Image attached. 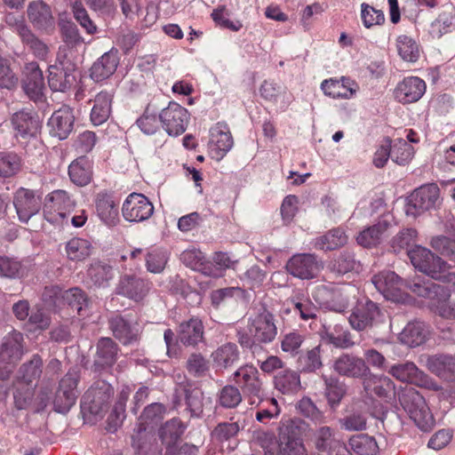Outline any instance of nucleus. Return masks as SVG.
Instances as JSON below:
<instances>
[{
  "label": "nucleus",
  "mask_w": 455,
  "mask_h": 455,
  "mask_svg": "<svg viewBox=\"0 0 455 455\" xmlns=\"http://www.w3.org/2000/svg\"><path fill=\"white\" fill-rule=\"evenodd\" d=\"M23 335L16 331L6 335L0 347V361L8 364H13L22 357Z\"/></svg>",
  "instance_id": "nucleus-31"
},
{
  "label": "nucleus",
  "mask_w": 455,
  "mask_h": 455,
  "mask_svg": "<svg viewBox=\"0 0 455 455\" xmlns=\"http://www.w3.org/2000/svg\"><path fill=\"white\" fill-rule=\"evenodd\" d=\"M95 206L99 218L109 227L116 226L119 221L117 203L107 192L96 196Z\"/></svg>",
  "instance_id": "nucleus-33"
},
{
  "label": "nucleus",
  "mask_w": 455,
  "mask_h": 455,
  "mask_svg": "<svg viewBox=\"0 0 455 455\" xmlns=\"http://www.w3.org/2000/svg\"><path fill=\"white\" fill-rule=\"evenodd\" d=\"M322 380L324 385V397L327 403L332 411H335L340 404L342 399L346 396L347 392V386L344 381H341L338 377L322 374Z\"/></svg>",
  "instance_id": "nucleus-34"
},
{
  "label": "nucleus",
  "mask_w": 455,
  "mask_h": 455,
  "mask_svg": "<svg viewBox=\"0 0 455 455\" xmlns=\"http://www.w3.org/2000/svg\"><path fill=\"white\" fill-rule=\"evenodd\" d=\"M150 290V283L134 275H124L116 287V292L134 301L142 300Z\"/></svg>",
  "instance_id": "nucleus-22"
},
{
  "label": "nucleus",
  "mask_w": 455,
  "mask_h": 455,
  "mask_svg": "<svg viewBox=\"0 0 455 455\" xmlns=\"http://www.w3.org/2000/svg\"><path fill=\"white\" fill-rule=\"evenodd\" d=\"M79 379V371L76 368H72L60 380L53 399V406L56 411L66 413L76 403L79 394L77 390Z\"/></svg>",
  "instance_id": "nucleus-5"
},
{
  "label": "nucleus",
  "mask_w": 455,
  "mask_h": 455,
  "mask_svg": "<svg viewBox=\"0 0 455 455\" xmlns=\"http://www.w3.org/2000/svg\"><path fill=\"white\" fill-rule=\"evenodd\" d=\"M44 362L38 354L23 363L17 371V379L28 386H36L43 373Z\"/></svg>",
  "instance_id": "nucleus-39"
},
{
  "label": "nucleus",
  "mask_w": 455,
  "mask_h": 455,
  "mask_svg": "<svg viewBox=\"0 0 455 455\" xmlns=\"http://www.w3.org/2000/svg\"><path fill=\"white\" fill-rule=\"evenodd\" d=\"M230 299L246 300V291L240 287H226L214 290L211 293L212 304L216 308Z\"/></svg>",
  "instance_id": "nucleus-60"
},
{
  "label": "nucleus",
  "mask_w": 455,
  "mask_h": 455,
  "mask_svg": "<svg viewBox=\"0 0 455 455\" xmlns=\"http://www.w3.org/2000/svg\"><path fill=\"white\" fill-rule=\"evenodd\" d=\"M74 201L67 191L58 189L48 194L44 202V217L52 223L58 224L66 219L67 212L74 208Z\"/></svg>",
  "instance_id": "nucleus-7"
},
{
  "label": "nucleus",
  "mask_w": 455,
  "mask_h": 455,
  "mask_svg": "<svg viewBox=\"0 0 455 455\" xmlns=\"http://www.w3.org/2000/svg\"><path fill=\"white\" fill-rule=\"evenodd\" d=\"M91 243L82 238H72L66 243V253L68 258L73 261H82L91 254Z\"/></svg>",
  "instance_id": "nucleus-55"
},
{
  "label": "nucleus",
  "mask_w": 455,
  "mask_h": 455,
  "mask_svg": "<svg viewBox=\"0 0 455 455\" xmlns=\"http://www.w3.org/2000/svg\"><path fill=\"white\" fill-rule=\"evenodd\" d=\"M178 339L185 347H196L204 341V327L198 317H192L180 323Z\"/></svg>",
  "instance_id": "nucleus-29"
},
{
  "label": "nucleus",
  "mask_w": 455,
  "mask_h": 455,
  "mask_svg": "<svg viewBox=\"0 0 455 455\" xmlns=\"http://www.w3.org/2000/svg\"><path fill=\"white\" fill-rule=\"evenodd\" d=\"M354 85H355V83L350 79L342 77L340 81L336 79L324 80L321 84V89L325 95L333 99H348L356 92Z\"/></svg>",
  "instance_id": "nucleus-41"
},
{
  "label": "nucleus",
  "mask_w": 455,
  "mask_h": 455,
  "mask_svg": "<svg viewBox=\"0 0 455 455\" xmlns=\"http://www.w3.org/2000/svg\"><path fill=\"white\" fill-rule=\"evenodd\" d=\"M285 267L291 275L309 280L317 276L323 268V263L314 253H298L287 261Z\"/></svg>",
  "instance_id": "nucleus-11"
},
{
  "label": "nucleus",
  "mask_w": 455,
  "mask_h": 455,
  "mask_svg": "<svg viewBox=\"0 0 455 455\" xmlns=\"http://www.w3.org/2000/svg\"><path fill=\"white\" fill-rule=\"evenodd\" d=\"M12 124L15 131V137L25 144L28 140L37 142V134L41 129V122L38 116L31 111L21 110L13 114Z\"/></svg>",
  "instance_id": "nucleus-12"
},
{
  "label": "nucleus",
  "mask_w": 455,
  "mask_h": 455,
  "mask_svg": "<svg viewBox=\"0 0 455 455\" xmlns=\"http://www.w3.org/2000/svg\"><path fill=\"white\" fill-rule=\"evenodd\" d=\"M389 223L380 220L377 224L363 229L358 235L357 243L363 247H375L380 243L384 234L387 232Z\"/></svg>",
  "instance_id": "nucleus-47"
},
{
  "label": "nucleus",
  "mask_w": 455,
  "mask_h": 455,
  "mask_svg": "<svg viewBox=\"0 0 455 455\" xmlns=\"http://www.w3.org/2000/svg\"><path fill=\"white\" fill-rule=\"evenodd\" d=\"M305 425V421L299 418L282 420L277 429L275 455H307L302 438Z\"/></svg>",
  "instance_id": "nucleus-2"
},
{
  "label": "nucleus",
  "mask_w": 455,
  "mask_h": 455,
  "mask_svg": "<svg viewBox=\"0 0 455 455\" xmlns=\"http://www.w3.org/2000/svg\"><path fill=\"white\" fill-rule=\"evenodd\" d=\"M185 400L187 410L191 418H201L204 412V393L198 387L185 388Z\"/></svg>",
  "instance_id": "nucleus-58"
},
{
  "label": "nucleus",
  "mask_w": 455,
  "mask_h": 455,
  "mask_svg": "<svg viewBox=\"0 0 455 455\" xmlns=\"http://www.w3.org/2000/svg\"><path fill=\"white\" fill-rule=\"evenodd\" d=\"M119 63L118 52L110 50L99 58L91 68L90 76L95 82L103 81L111 76Z\"/></svg>",
  "instance_id": "nucleus-32"
},
{
  "label": "nucleus",
  "mask_w": 455,
  "mask_h": 455,
  "mask_svg": "<svg viewBox=\"0 0 455 455\" xmlns=\"http://www.w3.org/2000/svg\"><path fill=\"white\" fill-rule=\"evenodd\" d=\"M12 204L18 220L21 223H28L44 207L43 193L40 190L19 188L13 193Z\"/></svg>",
  "instance_id": "nucleus-4"
},
{
  "label": "nucleus",
  "mask_w": 455,
  "mask_h": 455,
  "mask_svg": "<svg viewBox=\"0 0 455 455\" xmlns=\"http://www.w3.org/2000/svg\"><path fill=\"white\" fill-rule=\"evenodd\" d=\"M313 442L318 451H329L337 443L334 430L327 426L316 428L313 434Z\"/></svg>",
  "instance_id": "nucleus-59"
},
{
  "label": "nucleus",
  "mask_w": 455,
  "mask_h": 455,
  "mask_svg": "<svg viewBox=\"0 0 455 455\" xmlns=\"http://www.w3.org/2000/svg\"><path fill=\"white\" fill-rule=\"evenodd\" d=\"M108 327L114 337L123 345L128 346L139 341L141 330L137 323H132L120 315L108 319Z\"/></svg>",
  "instance_id": "nucleus-19"
},
{
  "label": "nucleus",
  "mask_w": 455,
  "mask_h": 455,
  "mask_svg": "<svg viewBox=\"0 0 455 455\" xmlns=\"http://www.w3.org/2000/svg\"><path fill=\"white\" fill-rule=\"evenodd\" d=\"M388 373L396 379L429 390L438 391L441 387L427 373L419 370L412 362H404L392 365Z\"/></svg>",
  "instance_id": "nucleus-6"
},
{
  "label": "nucleus",
  "mask_w": 455,
  "mask_h": 455,
  "mask_svg": "<svg viewBox=\"0 0 455 455\" xmlns=\"http://www.w3.org/2000/svg\"><path fill=\"white\" fill-rule=\"evenodd\" d=\"M391 153L393 162L399 165H405L411 160L414 150L406 140L400 139L393 145L391 144Z\"/></svg>",
  "instance_id": "nucleus-64"
},
{
  "label": "nucleus",
  "mask_w": 455,
  "mask_h": 455,
  "mask_svg": "<svg viewBox=\"0 0 455 455\" xmlns=\"http://www.w3.org/2000/svg\"><path fill=\"white\" fill-rule=\"evenodd\" d=\"M76 66L70 60L60 62V66L49 68L48 84L55 92H65L70 89L76 81Z\"/></svg>",
  "instance_id": "nucleus-18"
},
{
  "label": "nucleus",
  "mask_w": 455,
  "mask_h": 455,
  "mask_svg": "<svg viewBox=\"0 0 455 455\" xmlns=\"http://www.w3.org/2000/svg\"><path fill=\"white\" fill-rule=\"evenodd\" d=\"M438 200L439 188L430 183L414 190L410 197V205L419 212H426L435 208Z\"/></svg>",
  "instance_id": "nucleus-30"
},
{
  "label": "nucleus",
  "mask_w": 455,
  "mask_h": 455,
  "mask_svg": "<svg viewBox=\"0 0 455 455\" xmlns=\"http://www.w3.org/2000/svg\"><path fill=\"white\" fill-rule=\"evenodd\" d=\"M320 335L324 342L336 348L349 349L355 345L351 332L340 324H335L332 328L323 326Z\"/></svg>",
  "instance_id": "nucleus-35"
},
{
  "label": "nucleus",
  "mask_w": 455,
  "mask_h": 455,
  "mask_svg": "<svg viewBox=\"0 0 455 455\" xmlns=\"http://www.w3.org/2000/svg\"><path fill=\"white\" fill-rule=\"evenodd\" d=\"M62 299L73 309H76L80 316H88L92 312L93 302L80 288L74 287L65 291L62 294Z\"/></svg>",
  "instance_id": "nucleus-40"
},
{
  "label": "nucleus",
  "mask_w": 455,
  "mask_h": 455,
  "mask_svg": "<svg viewBox=\"0 0 455 455\" xmlns=\"http://www.w3.org/2000/svg\"><path fill=\"white\" fill-rule=\"evenodd\" d=\"M159 120L170 136L182 134L188 126L189 114L188 110L176 102H170L159 114Z\"/></svg>",
  "instance_id": "nucleus-14"
},
{
  "label": "nucleus",
  "mask_w": 455,
  "mask_h": 455,
  "mask_svg": "<svg viewBox=\"0 0 455 455\" xmlns=\"http://www.w3.org/2000/svg\"><path fill=\"white\" fill-rule=\"evenodd\" d=\"M376 289L386 299L396 300L399 299V292L403 286V281L393 271H382L371 279Z\"/></svg>",
  "instance_id": "nucleus-26"
},
{
  "label": "nucleus",
  "mask_w": 455,
  "mask_h": 455,
  "mask_svg": "<svg viewBox=\"0 0 455 455\" xmlns=\"http://www.w3.org/2000/svg\"><path fill=\"white\" fill-rule=\"evenodd\" d=\"M446 297L439 296L436 301L432 302L431 308L435 314L442 318L455 320V301L450 300L451 290L444 287Z\"/></svg>",
  "instance_id": "nucleus-61"
},
{
  "label": "nucleus",
  "mask_w": 455,
  "mask_h": 455,
  "mask_svg": "<svg viewBox=\"0 0 455 455\" xmlns=\"http://www.w3.org/2000/svg\"><path fill=\"white\" fill-rule=\"evenodd\" d=\"M428 334L429 331L425 323L410 322L399 334V340L410 347H416L426 342Z\"/></svg>",
  "instance_id": "nucleus-38"
},
{
  "label": "nucleus",
  "mask_w": 455,
  "mask_h": 455,
  "mask_svg": "<svg viewBox=\"0 0 455 455\" xmlns=\"http://www.w3.org/2000/svg\"><path fill=\"white\" fill-rule=\"evenodd\" d=\"M401 404L417 427L424 432L430 431L435 419L425 398L415 390H408L401 399Z\"/></svg>",
  "instance_id": "nucleus-3"
},
{
  "label": "nucleus",
  "mask_w": 455,
  "mask_h": 455,
  "mask_svg": "<svg viewBox=\"0 0 455 455\" xmlns=\"http://www.w3.org/2000/svg\"><path fill=\"white\" fill-rule=\"evenodd\" d=\"M405 286L416 295L430 299L431 303L436 301L439 296H447L444 293V286L431 280H413L412 282H407Z\"/></svg>",
  "instance_id": "nucleus-45"
},
{
  "label": "nucleus",
  "mask_w": 455,
  "mask_h": 455,
  "mask_svg": "<svg viewBox=\"0 0 455 455\" xmlns=\"http://www.w3.org/2000/svg\"><path fill=\"white\" fill-rule=\"evenodd\" d=\"M114 395L113 387L105 380H97L84 393L81 400L84 419L91 424L101 419L108 410Z\"/></svg>",
  "instance_id": "nucleus-1"
},
{
  "label": "nucleus",
  "mask_w": 455,
  "mask_h": 455,
  "mask_svg": "<svg viewBox=\"0 0 455 455\" xmlns=\"http://www.w3.org/2000/svg\"><path fill=\"white\" fill-rule=\"evenodd\" d=\"M15 30L22 42L32 51L38 59H44L48 54L47 45L38 39L22 21L15 23Z\"/></svg>",
  "instance_id": "nucleus-46"
},
{
  "label": "nucleus",
  "mask_w": 455,
  "mask_h": 455,
  "mask_svg": "<svg viewBox=\"0 0 455 455\" xmlns=\"http://www.w3.org/2000/svg\"><path fill=\"white\" fill-rule=\"evenodd\" d=\"M112 98L113 95L108 92H100L95 96L91 111V121L94 125H100L108 119Z\"/></svg>",
  "instance_id": "nucleus-43"
},
{
  "label": "nucleus",
  "mask_w": 455,
  "mask_h": 455,
  "mask_svg": "<svg viewBox=\"0 0 455 455\" xmlns=\"http://www.w3.org/2000/svg\"><path fill=\"white\" fill-rule=\"evenodd\" d=\"M234 144L231 133L220 124L211 130L210 149L217 159H222Z\"/></svg>",
  "instance_id": "nucleus-36"
},
{
  "label": "nucleus",
  "mask_w": 455,
  "mask_h": 455,
  "mask_svg": "<svg viewBox=\"0 0 455 455\" xmlns=\"http://www.w3.org/2000/svg\"><path fill=\"white\" fill-rule=\"evenodd\" d=\"M75 116L68 106H62L54 111L48 121L50 133L59 140H65L73 131Z\"/></svg>",
  "instance_id": "nucleus-21"
},
{
  "label": "nucleus",
  "mask_w": 455,
  "mask_h": 455,
  "mask_svg": "<svg viewBox=\"0 0 455 455\" xmlns=\"http://www.w3.org/2000/svg\"><path fill=\"white\" fill-rule=\"evenodd\" d=\"M71 181L80 187L87 185L92 179L91 164L85 157H79L68 166Z\"/></svg>",
  "instance_id": "nucleus-49"
},
{
  "label": "nucleus",
  "mask_w": 455,
  "mask_h": 455,
  "mask_svg": "<svg viewBox=\"0 0 455 455\" xmlns=\"http://www.w3.org/2000/svg\"><path fill=\"white\" fill-rule=\"evenodd\" d=\"M347 235L340 228H332L324 235L315 238L311 243L314 248L321 251H333L344 246Z\"/></svg>",
  "instance_id": "nucleus-42"
},
{
  "label": "nucleus",
  "mask_w": 455,
  "mask_h": 455,
  "mask_svg": "<svg viewBox=\"0 0 455 455\" xmlns=\"http://www.w3.org/2000/svg\"><path fill=\"white\" fill-rule=\"evenodd\" d=\"M118 345L111 338H100L96 344L93 360L94 371H101L112 367L118 357Z\"/></svg>",
  "instance_id": "nucleus-25"
},
{
  "label": "nucleus",
  "mask_w": 455,
  "mask_h": 455,
  "mask_svg": "<svg viewBox=\"0 0 455 455\" xmlns=\"http://www.w3.org/2000/svg\"><path fill=\"white\" fill-rule=\"evenodd\" d=\"M426 88L424 80L417 76L405 77L395 89V97L403 104L413 103L421 99Z\"/></svg>",
  "instance_id": "nucleus-24"
},
{
  "label": "nucleus",
  "mask_w": 455,
  "mask_h": 455,
  "mask_svg": "<svg viewBox=\"0 0 455 455\" xmlns=\"http://www.w3.org/2000/svg\"><path fill=\"white\" fill-rule=\"evenodd\" d=\"M131 395V389L128 387H124L118 394L117 401L115 403L114 409L108 417V430L116 431V427L120 426L124 419V411L126 402Z\"/></svg>",
  "instance_id": "nucleus-53"
},
{
  "label": "nucleus",
  "mask_w": 455,
  "mask_h": 455,
  "mask_svg": "<svg viewBox=\"0 0 455 455\" xmlns=\"http://www.w3.org/2000/svg\"><path fill=\"white\" fill-rule=\"evenodd\" d=\"M28 17L39 30L50 33L54 29L55 20L51 8L43 1H34L28 4Z\"/></svg>",
  "instance_id": "nucleus-27"
},
{
  "label": "nucleus",
  "mask_w": 455,
  "mask_h": 455,
  "mask_svg": "<svg viewBox=\"0 0 455 455\" xmlns=\"http://www.w3.org/2000/svg\"><path fill=\"white\" fill-rule=\"evenodd\" d=\"M248 329L249 336L260 342L272 343L277 335L275 317L267 309L250 319Z\"/></svg>",
  "instance_id": "nucleus-16"
},
{
  "label": "nucleus",
  "mask_w": 455,
  "mask_h": 455,
  "mask_svg": "<svg viewBox=\"0 0 455 455\" xmlns=\"http://www.w3.org/2000/svg\"><path fill=\"white\" fill-rule=\"evenodd\" d=\"M154 206L147 196L140 193L130 194L123 204L122 213L128 221L140 222L149 219Z\"/></svg>",
  "instance_id": "nucleus-17"
},
{
  "label": "nucleus",
  "mask_w": 455,
  "mask_h": 455,
  "mask_svg": "<svg viewBox=\"0 0 455 455\" xmlns=\"http://www.w3.org/2000/svg\"><path fill=\"white\" fill-rule=\"evenodd\" d=\"M349 446L357 455H377L379 451L375 438L364 434L351 437Z\"/></svg>",
  "instance_id": "nucleus-50"
},
{
  "label": "nucleus",
  "mask_w": 455,
  "mask_h": 455,
  "mask_svg": "<svg viewBox=\"0 0 455 455\" xmlns=\"http://www.w3.org/2000/svg\"><path fill=\"white\" fill-rule=\"evenodd\" d=\"M251 418L252 413L251 411H237L233 414L229 422L219 423L213 429L212 435L217 440L228 441L244 429Z\"/></svg>",
  "instance_id": "nucleus-23"
},
{
  "label": "nucleus",
  "mask_w": 455,
  "mask_h": 455,
  "mask_svg": "<svg viewBox=\"0 0 455 455\" xmlns=\"http://www.w3.org/2000/svg\"><path fill=\"white\" fill-rule=\"evenodd\" d=\"M396 49L404 61L416 62L420 56L419 45L412 37L406 35H401L396 38Z\"/></svg>",
  "instance_id": "nucleus-51"
},
{
  "label": "nucleus",
  "mask_w": 455,
  "mask_h": 455,
  "mask_svg": "<svg viewBox=\"0 0 455 455\" xmlns=\"http://www.w3.org/2000/svg\"><path fill=\"white\" fill-rule=\"evenodd\" d=\"M186 426L178 418H173L165 422L159 430V436L168 445L175 443L183 435Z\"/></svg>",
  "instance_id": "nucleus-56"
},
{
  "label": "nucleus",
  "mask_w": 455,
  "mask_h": 455,
  "mask_svg": "<svg viewBox=\"0 0 455 455\" xmlns=\"http://www.w3.org/2000/svg\"><path fill=\"white\" fill-rule=\"evenodd\" d=\"M21 167L20 157L12 152H0V176L10 178L15 175Z\"/></svg>",
  "instance_id": "nucleus-63"
},
{
  "label": "nucleus",
  "mask_w": 455,
  "mask_h": 455,
  "mask_svg": "<svg viewBox=\"0 0 455 455\" xmlns=\"http://www.w3.org/2000/svg\"><path fill=\"white\" fill-rule=\"evenodd\" d=\"M332 369L339 376L361 381L371 371L363 358L351 353H342L336 357L333 360Z\"/></svg>",
  "instance_id": "nucleus-10"
},
{
  "label": "nucleus",
  "mask_w": 455,
  "mask_h": 455,
  "mask_svg": "<svg viewBox=\"0 0 455 455\" xmlns=\"http://www.w3.org/2000/svg\"><path fill=\"white\" fill-rule=\"evenodd\" d=\"M259 376L257 368L252 365L242 366L234 373L236 384L251 399V404L256 403L255 399H258L259 403L263 401L262 382Z\"/></svg>",
  "instance_id": "nucleus-15"
},
{
  "label": "nucleus",
  "mask_w": 455,
  "mask_h": 455,
  "mask_svg": "<svg viewBox=\"0 0 455 455\" xmlns=\"http://www.w3.org/2000/svg\"><path fill=\"white\" fill-rule=\"evenodd\" d=\"M356 292L355 287L350 284L331 289L322 287L318 293L326 299L320 305L331 311L342 313L348 307L351 299L355 298Z\"/></svg>",
  "instance_id": "nucleus-13"
},
{
  "label": "nucleus",
  "mask_w": 455,
  "mask_h": 455,
  "mask_svg": "<svg viewBox=\"0 0 455 455\" xmlns=\"http://www.w3.org/2000/svg\"><path fill=\"white\" fill-rule=\"evenodd\" d=\"M381 312L378 305L371 301L359 302L348 316L350 327L356 331H369L378 325Z\"/></svg>",
  "instance_id": "nucleus-8"
},
{
  "label": "nucleus",
  "mask_w": 455,
  "mask_h": 455,
  "mask_svg": "<svg viewBox=\"0 0 455 455\" xmlns=\"http://www.w3.org/2000/svg\"><path fill=\"white\" fill-rule=\"evenodd\" d=\"M407 254L415 268L433 279L437 280L440 274L445 271L447 264L425 247L415 246L412 250L408 251Z\"/></svg>",
  "instance_id": "nucleus-9"
},
{
  "label": "nucleus",
  "mask_w": 455,
  "mask_h": 455,
  "mask_svg": "<svg viewBox=\"0 0 455 455\" xmlns=\"http://www.w3.org/2000/svg\"><path fill=\"white\" fill-rule=\"evenodd\" d=\"M274 384L277 390L286 395L297 393L301 387L299 375L290 369L279 371L275 377Z\"/></svg>",
  "instance_id": "nucleus-48"
},
{
  "label": "nucleus",
  "mask_w": 455,
  "mask_h": 455,
  "mask_svg": "<svg viewBox=\"0 0 455 455\" xmlns=\"http://www.w3.org/2000/svg\"><path fill=\"white\" fill-rule=\"evenodd\" d=\"M23 90L34 101L41 100L44 89L43 72L36 62H29L25 67Z\"/></svg>",
  "instance_id": "nucleus-28"
},
{
  "label": "nucleus",
  "mask_w": 455,
  "mask_h": 455,
  "mask_svg": "<svg viewBox=\"0 0 455 455\" xmlns=\"http://www.w3.org/2000/svg\"><path fill=\"white\" fill-rule=\"evenodd\" d=\"M359 262L355 260L354 253L344 251L331 263L330 268L339 275H345L348 272L357 270Z\"/></svg>",
  "instance_id": "nucleus-62"
},
{
  "label": "nucleus",
  "mask_w": 455,
  "mask_h": 455,
  "mask_svg": "<svg viewBox=\"0 0 455 455\" xmlns=\"http://www.w3.org/2000/svg\"><path fill=\"white\" fill-rule=\"evenodd\" d=\"M289 303L291 307L288 311L299 314L302 320L315 319L317 315L318 307L303 295L291 297Z\"/></svg>",
  "instance_id": "nucleus-52"
},
{
  "label": "nucleus",
  "mask_w": 455,
  "mask_h": 455,
  "mask_svg": "<svg viewBox=\"0 0 455 455\" xmlns=\"http://www.w3.org/2000/svg\"><path fill=\"white\" fill-rule=\"evenodd\" d=\"M237 342L240 346L247 349L254 358L263 359L266 355L265 345L270 344V342H260L257 341L255 338L249 336V334L243 330H238L236 331Z\"/></svg>",
  "instance_id": "nucleus-57"
},
{
  "label": "nucleus",
  "mask_w": 455,
  "mask_h": 455,
  "mask_svg": "<svg viewBox=\"0 0 455 455\" xmlns=\"http://www.w3.org/2000/svg\"><path fill=\"white\" fill-rule=\"evenodd\" d=\"M26 271V267L17 258L0 256V277L19 279L25 275Z\"/></svg>",
  "instance_id": "nucleus-54"
},
{
  "label": "nucleus",
  "mask_w": 455,
  "mask_h": 455,
  "mask_svg": "<svg viewBox=\"0 0 455 455\" xmlns=\"http://www.w3.org/2000/svg\"><path fill=\"white\" fill-rule=\"evenodd\" d=\"M214 365L220 369H228L236 364L240 359V352L235 343L228 342L219 347L212 354Z\"/></svg>",
  "instance_id": "nucleus-44"
},
{
  "label": "nucleus",
  "mask_w": 455,
  "mask_h": 455,
  "mask_svg": "<svg viewBox=\"0 0 455 455\" xmlns=\"http://www.w3.org/2000/svg\"><path fill=\"white\" fill-rule=\"evenodd\" d=\"M366 394H374L380 398H387L395 388L393 380L385 375H377L370 371V373L362 381Z\"/></svg>",
  "instance_id": "nucleus-37"
},
{
  "label": "nucleus",
  "mask_w": 455,
  "mask_h": 455,
  "mask_svg": "<svg viewBox=\"0 0 455 455\" xmlns=\"http://www.w3.org/2000/svg\"><path fill=\"white\" fill-rule=\"evenodd\" d=\"M421 362L432 373L447 381L455 380V357L451 355L421 356Z\"/></svg>",
  "instance_id": "nucleus-20"
}]
</instances>
